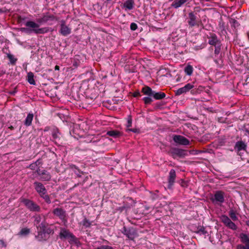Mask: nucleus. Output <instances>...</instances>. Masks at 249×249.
<instances>
[{
	"label": "nucleus",
	"mask_w": 249,
	"mask_h": 249,
	"mask_svg": "<svg viewBox=\"0 0 249 249\" xmlns=\"http://www.w3.org/2000/svg\"><path fill=\"white\" fill-rule=\"evenodd\" d=\"M142 92L143 94L147 95V96L143 98L142 100L145 105L151 104L153 102V97L155 100H159L164 98L166 96V94L163 92H156L153 90L152 89L147 86H145L142 88Z\"/></svg>",
	"instance_id": "obj_1"
},
{
	"label": "nucleus",
	"mask_w": 249,
	"mask_h": 249,
	"mask_svg": "<svg viewBox=\"0 0 249 249\" xmlns=\"http://www.w3.org/2000/svg\"><path fill=\"white\" fill-rule=\"evenodd\" d=\"M25 25L26 27L32 28L33 32L36 34H43L48 33L49 31V28L48 27L38 28L39 27V24L33 21H27L25 23Z\"/></svg>",
	"instance_id": "obj_2"
},
{
	"label": "nucleus",
	"mask_w": 249,
	"mask_h": 249,
	"mask_svg": "<svg viewBox=\"0 0 249 249\" xmlns=\"http://www.w3.org/2000/svg\"><path fill=\"white\" fill-rule=\"evenodd\" d=\"M21 202L23 203L26 207L31 212H40L41 211L40 207L32 200L22 198L21 199Z\"/></svg>",
	"instance_id": "obj_3"
},
{
	"label": "nucleus",
	"mask_w": 249,
	"mask_h": 249,
	"mask_svg": "<svg viewBox=\"0 0 249 249\" xmlns=\"http://www.w3.org/2000/svg\"><path fill=\"white\" fill-rule=\"evenodd\" d=\"M239 238L242 244L237 245L236 249H249V234L240 233Z\"/></svg>",
	"instance_id": "obj_4"
},
{
	"label": "nucleus",
	"mask_w": 249,
	"mask_h": 249,
	"mask_svg": "<svg viewBox=\"0 0 249 249\" xmlns=\"http://www.w3.org/2000/svg\"><path fill=\"white\" fill-rule=\"evenodd\" d=\"M196 13L195 12H191L188 13L187 23L189 27L192 28L195 26L199 27V24H200V19L196 17Z\"/></svg>",
	"instance_id": "obj_5"
},
{
	"label": "nucleus",
	"mask_w": 249,
	"mask_h": 249,
	"mask_svg": "<svg viewBox=\"0 0 249 249\" xmlns=\"http://www.w3.org/2000/svg\"><path fill=\"white\" fill-rule=\"evenodd\" d=\"M211 200L213 203L221 206L225 201V193L222 191H216Z\"/></svg>",
	"instance_id": "obj_6"
},
{
	"label": "nucleus",
	"mask_w": 249,
	"mask_h": 249,
	"mask_svg": "<svg viewBox=\"0 0 249 249\" xmlns=\"http://www.w3.org/2000/svg\"><path fill=\"white\" fill-rule=\"evenodd\" d=\"M59 237L61 239H70V241L73 242H76L77 240V238L72 233L64 228H61Z\"/></svg>",
	"instance_id": "obj_7"
},
{
	"label": "nucleus",
	"mask_w": 249,
	"mask_h": 249,
	"mask_svg": "<svg viewBox=\"0 0 249 249\" xmlns=\"http://www.w3.org/2000/svg\"><path fill=\"white\" fill-rule=\"evenodd\" d=\"M53 213L58 217L64 225L67 223L66 212L61 208H56L53 211Z\"/></svg>",
	"instance_id": "obj_8"
},
{
	"label": "nucleus",
	"mask_w": 249,
	"mask_h": 249,
	"mask_svg": "<svg viewBox=\"0 0 249 249\" xmlns=\"http://www.w3.org/2000/svg\"><path fill=\"white\" fill-rule=\"evenodd\" d=\"M122 232L129 239L133 240L137 236V231L133 228H127L124 227L122 230Z\"/></svg>",
	"instance_id": "obj_9"
},
{
	"label": "nucleus",
	"mask_w": 249,
	"mask_h": 249,
	"mask_svg": "<svg viewBox=\"0 0 249 249\" xmlns=\"http://www.w3.org/2000/svg\"><path fill=\"white\" fill-rule=\"evenodd\" d=\"M220 218L222 222L223 223L226 227L232 230H237V226L228 216L226 215H222Z\"/></svg>",
	"instance_id": "obj_10"
},
{
	"label": "nucleus",
	"mask_w": 249,
	"mask_h": 249,
	"mask_svg": "<svg viewBox=\"0 0 249 249\" xmlns=\"http://www.w3.org/2000/svg\"><path fill=\"white\" fill-rule=\"evenodd\" d=\"M220 218L222 222L223 223L226 227L232 230H237V226L228 216L226 215H222Z\"/></svg>",
	"instance_id": "obj_11"
},
{
	"label": "nucleus",
	"mask_w": 249,
	"mask_h": 249,
	"mask_svg": "<svg viewBox=\"0 0 249 249\" xmlns=\"http://www.w3.org/2000/svg\"><path fill=\"white\" fill-rule=\"evenodd\" d=\"M36 173L38 176H40V179L42 181H49L51 179V174L45 170H41L38 168L36 170Z\"/></svg>",
	"instance_id": "obj_12"
},
{
	"label": "nucleus",
	"mask_w": 249,
	"mask_h": 249,
	"mask_svg": "<svg viewBox=\"0 0 249 249\" xmlns=\"http://www.w3.org/2000/svg\"><path fill=\"white\" fill-rule=\"evenodd\" d=\"M59 33L63 36H67L71 33V28L66 24V22L64 20L61 21L60 28Z\"/></svg>",
	"instance_id": "obj_13"
},
{
	"label": "nucleus",
	"mask_w": 249,
	"mask_h": 249,
	"mask_svg": "<svg viewBox=\"0 0 249 249\" xmlns=\"http://www.w3.org/2000/svg\"><path fill=\"white\" fill-rule=\"evenodd\" d=\"M247 147V144L242 141L237 142L234 146V150L237 152V154L240 156H242L241 152L240 151L241 150L246 151Z\"/></svg>",
	"instance_id": "obj_14"
},
{
	"label": "nucleus",
	"mask_w": 249,
	"mask_h": 249,
	"mask_svg": "<svg viewBox=\"0 0 249 249\" xmlns=\"http://www.w3.org/2000/svg\"><path fill=\"white\" fill-rule=\"evenodd\" d=\"M57 20L56 18L53 15L47 13L43 15L41 18H39L36 19V21L40 24L47 22L49 21H53Z\"/></svg>",
	"instance_id": "obj_15"
},
{
	"label": "nucleus",
	"mask_w": 249,
	"mask_h": 249,
	"mask_svg": "<svg viewBox=\"0 0 249 249\" xmlns=\"http://www.w3.org/2000/svg\"><path fill=\"white\" fill-rule=\"evenodd\" d=\"M34 186L35 189L39 196L44 195V193H47V190L44 185L40 182L35 181L34 183Z\"/></svg>",
	"instance_id": "obj_16"
},
{
	"label": "nucleus",
	"mask_w": 249,
	"mask_h": 249,
	"mask_svg": "<svg viewBox=\"0 0 249 249\" xmlns=\"http://www.w3.org/2000/svg\"><path fill=\"white\" fill-rule=\"evenodd\" d=\"M173 140L175 142L181 145H187L190 143L189 140L181 135H175Z\"/></svg>",
	"instance_id": "obj_17"
},
{
	"label": "nucleus",
	"mask_w": 249,
	"mask_h": 249,
	"mask_svg": "<svg viewBox=\"0 0 249 249\" xmlns=\"http://www.w3.org/2000/svg\"><path fill=\"white\" fill-rule=\"evenodd\" d=\"M169 153L174 158L177 157H182L184 155V150L177 148H172L169 151Z\"/></svg>",
	"instance_id": "obj_18"
},
{
	"label": "nucleus",
	"mask_w": 249,
	"mask_h": 249,
	"mask_svg": "<svg viewBox=\"0 0 249 249\" xmlns=\"http://www.w3.org/2000/svg\"><path fill=\"white\" fill-rule=\"evenodd\" d=\"M207 38L209 39L208 43L211 45L215 46L221 43L220 40L218 39L217 36L214 33H210L207 36Z\"/></svg>",
	"instance_id": "obj_19"
},
{
	"label": "nucleus",
	"mask_w": 249,
	"mask_h": 249,
	"mask_svg": "<svg viewBox=\"0 0 249 249\" xmlns=\"http://www.w3.org/2000/svg\"><path fill=\"white\" fill-rule=\"evenodd\" d=\"M194 85L190 83L186 84L182 88L178 89L175 91V95L179 96L183 93H186L194 88Z\"/></svg>",
	"instance_id": "obj_20"
},
{
	"label": "nucleus",
	"mask_w": 249,
	"mask_h": 249,
	"mask_svg": "<svg viewBox=\"0 0 249 249\" xmlns=\"http://www.w3.org/2000/svg\"><path fill=\"white\" fill-rule=\"evenodd\" d=\"M176 178V172L174 169H171L169 172L168 178V188L171 189L173 185Z\"/></svg>",
	"instance_id": "obj_21"
},
{
	"label": "nucleus",
	"mask_w": 249,
	"mask_h": 249,
	"mask_svg": "<svg viewBox=\"0 0 249 249\" xmlns=\"http://www.w3.org/2000/svg\"><path fill=\"white\" fill-rule=\"evenodd\" d=\"M35 237L38 241H42L47 240L49 238V236H47L44 231H38Z\"/></svg>",
	"instance_id": "obj_22"
},
{
	"label": "nucleus",
	"mask_w": 249,
	"mask_h": 249,
	"mask_svg": "<svg viewBox=\"0 0 249 249\" xmlns=\"http://www.w3.org/2000/svg\"><path fill=\"white\" fill-rule=\"evenodd\" d=\"M187 0H175L172 2L171 6L177 9L181 7L183 4L187 2Z\"/></svg>",
	"instance_id": "obj_23"
},
{
	"label": "nucleus",
	"mask_w": 249,
	"mask_h": 249,
	"mask_svg": "<svg viewBox=\"0 0 249 249\" xmlns=\"http://www.w3.org/2000/svg\"><path fill=\"white\" fill-rule=\"evenodd\" d=\"M107 134L109 136L113 137L114 138H118L122 135L121 133L116 130H112L110 131H108L107 133Z\"/></svg>",
	"instance_id": "obj_24"
},
{
	"label": "nucleus",
	"mask_w": 249,
	"mask_h": 249,
	"mask_svg": "<svg viewBox=\"0 0 249 249\" xmlns=\"http://www.w3.org/2000/svg\"><path fill=\"white\" fill-rule=\"evenodd\" d=\"M34 115L32 113H29L25 120L24 124L26 126H30L33 119Z\"/></svg>",
	"instance_id": "obj_25"
},
{
	"label": "nucleus",
	"mask_w": 249,
	"mask_h": 249,
	"mask_svg": "<svg viewBox=\"0 0 249 249\" xmlns=\"http://www.w3.org/2000/svg\"><path fill=\"white\" fill-rule=\"evenodd\" d=\"M134 5V0H127L124 3V7L128 10H131L133 8Z\"/></svg>",
	"instance_id": "obj_26"
},
{
	"label": "nucleus",
	"mask_w": 249,
	"mask_h": 249,
	"mask_svg": "<svg viewBox=\"0 0 249 249\" xmlns=\"http://www.w3.org/2000/svg\"><path fill=\"white\" fill-rule=\"evenodd\" d=\"M34 75L32 72H29L27 74V80L28 82L32 85H36V82L34 80Z\"/></svg>",
	"instance_id": "obj_27"
},
{
	"label": "nucleus",
	"mask_w": 249,
	"mask_h": 249,
	"mask_svg": "<svg viewBox=\"0 0 249 249\" xmlns=\"http://www.w3.org/2000/svg\"><path fill=\"white\" fill-rule=\"evenodd\" d=\"M229 215L230 218L234 221L238 220V217L236 216L235 212L231 209L229 212Z\"/></svg>",
	"instance_id": "obj_28"
},
{
	"label": "nucleus",
	"mask_w": 249,
	"mask_h": 249,
	"mask_svg": "<svg viewBox=\"0 0 249 249\" xmlns=\"http://www.w3.org/2000/svg\"><path fill=\"white\" fill-rule=\"evenodd\" d=\"M38 231H44L47 229V223L45 221H43L40 223L38 226H36Z\"/></svg>",
	"instance_id": "obj_29"
},
{
	"label": "nucleus",
	"mask_w": 249,
	"mask_h": 249,
	"mask_svg": "<svg viewBox=\"0 0 249 249\" xmlns=\"http://www.w3.org/2000/svg\"><path fill=\"white\" fill-rule=\"evenodd\" d=\"M193 71V68L191 65H187L184 69L185 72L188 75H191Z\"/></svg>",
	"instance_id": "obj_30"
},
{
	"label": "nucleus",
	"mask_w": 249,
	"mask_h": 249,
	"mask_svg": "<svg viewBox=\"0 0 249 249\" xmlns=\"http://www.w3.org/2000/svg\"><path fill=\"white\" fill-rule=\"evenodd\" d=\"M7 57L9 59L10 63L12 65H15L17 61V59L15 58L13 55L8 53L7 54Z\"/></svg>",
	"instance_id": "obj_31"
},
{
	"label": "nucleus",
	"mask_w": 249,
	"mask_h": 249,
	"mask_svg": "<svg viewBox=\"0 0 249 249\" xmlns=\"http://www.w3.org/2000/svg\"><path fill=\"white\" fill-rule=\"evenodd\" d=\"M81 224L85 228H89L91 225V222L86 218L83 220Z\"/></svg>",
	"instance_id": "obj_32"
},
{
	"label": "nucleus",
	"mask_w": 249,
	"mask_h": 249,
	"mask_svg": "<svg viewBox=\"0 0 249 249\" xmlns=\"http://www.w3.org/2000/svg\"><path fill=\"white\" fill-rule=\"evenodd\" d=\"M214 46V54L216 56V55H218L221 50V43H220L219 44H217Z\"/></svg>",
	"instance_id": "obj_33"
},
{
	"label": "nucleus",
	"mask_w": 249,
	"mask_h": 249,
	"mask_svg": "<svg viewBox=\"0 0 249 249\" xmlns=\"http://www.w3.org/2000/svg\"><path fill=\"white\" fill-rule=\"evenodd\" d=\"M30 232V230L27 228H25L22 229L19 233V234L21 235H27Z\"/></svg>",
	"instance_id": "obj_34"
},
{
	"label": "nucleus",
	"mask_w": 249,
	"mask_h": 249,
	"mask_svg": "<svg viewBox=\"0 0 249 249\" xmlns=\"http://www.w3.org/2000/svg\"><path fill=\"white\" fill-rule=\"evenodd\" d=\"M34 218H35L34 224L35 225H36V226H37V225L41 222V215L39 214H36L34 216Z\"/></svg>",
	"instance_id": "obj_35"
},
{
	"label": "nucleus",
	"mask_w": 249,
	"mask_h": 249,
	"mask_svg": "<svg viewBox=\"0 0 249 249\" xmlns=\"http://www.w3.org/2000/svg\"><path fill=\"white\" fill-rule=\"evenodd\" d=\"M40 196L42 198H43L45 201L47 203V204H50L51 203V199L50 198V197L47 194V193H44V195H40Z\"/></svg>",
	"instance_id": "obj_36"
},
{
	"label": "nucleus",
	"mask_w": 249,
	"mask_h": 249,
	"mask_svg": "<svg viewBox=\"0 0 249 249\" xmlns=\"http://www.w3.org/2000/svg\"><path fill=\"white\" fill-rule=\"evenodd\" d=\"M47 236H50V234H53L54 233V231L53 229L50 228H47L44 231Z\"/></svg>",
	"instance_id": "obj_37"
},
{
	"label": "nucleus",
	"mask_w": 249,
	"mask_h": 249,
	"mask_svg": "<svg viewBox=\"0 0 249 249\" xmlns=\"http://www.w3.org/2000/svg\"><path fill=\"white\" fill-rule=\"evenodd\" d=\"M20 30L22 32H25L27 34H30L33 32L32 28L29 29V28H21Z\"/></svg>",
	"instance_id": "obj_38"
},
{
	"label": "nucleus",
	"mask_w": 249,
	"mask_h": 249,
	"mask_svg": "<svg viewBox=\"0 0 249 249\" xmlns=\"http://www.w3.org/2000/svg\"><path fill=\"white\" fill-rule=\"evenodd\" d=\"M94 249H114L113 247L107 246V245H102L100 247H98Z\"/></svg>",
	"instance_id": "obj_39"
},
{
	"label": "nucleus",
	"mask_w": 249,
	"mask_h": 249,
	"mask_svg": "<svg viewBox=\"0 0 249 249\" xmlns=\"http://www.w3.org/2000/svg\"><path fill=\"white\" fill-rule=\"evenodd\" d=\"M159 193L158 190L155 191V193H151V197L153 200H155L159 197V196L157 193Z\"/></svg>",
	"instance_id": "obj_40"
},
{
	"label": "nucleus",
	"mask_w": 249,
	"mask_h": 249,
	"mask_svg": "<svg viewBox=\"0 0 249 249\" xmlns=\"http://www.w3.org/2000/svg\"><path fill=\"white\" fill-rule=\"evenodd\" d=\"M198 232L203 234L204 235L206 234L207 233V231H205V228L203 227H201L200 228L198 229Z\"/></svg>",
	"instance_id": "obj_41"
},
{
	"label": "nucleus",
	"mask_w": 249,
	"mask_h": 249,
	"mask_svg": "<svg viewBox=\"0 0 249 249\" xmlns=\"http://www.w3.org/2000/svg\"><path fill=\"white\" fill-rule=\"evenodd\" d=\"M58 133V130H54L52 133V137L54 140H56L58 138L57 133Z\"/></svg>",
	"instance_id": "obj_42"
},
{
	"label": "nucleus",
	"mask_w": 249,
	"mask_h": 249,
	"mask_svg": "<svg viewBox=\"0 0 249 249\" xmlns=\"http://www.w3.org/2000/svg\"><path fill=\"white\" fill-rule=\"evenodd\" d=\"M137 25L135 23H131L130 24V29L132 31H135L137 29Z\"/></svg>",
	"instance_id": "obj_43"
},
{
	"label": "nucleus",
	"mask_w": 249,
	"mask_h": 249,
	"mask_svg": "<svg viewBox=\"0 0 249 249\" xmlns=\"http://www.w3.org/2000/svg\"><path fill=\"white\" fill-rule=\"evenodd\" d=\"M132 120L131 119V116H129V118L127 120V127L128 128L129 127H131L132 126Z\"/></svg>",
	"instance_id": "obj_44"
},
{
	"label": "nucleus",
	"mask_w": 249,
	"mask_h": 249,
	"mask_svg": "<svg viewBox=\"0 0 249 249\" xmlns=\"http://www.w3.org/2000/svg\"><path fill=\"white\" fill-rule=\"evenodd\" d=\"M37 162H39V160H37L35 163L31 164L29 166L30 169L34 170L37 166Z\"/></svg>",
	"instance_id": "obj_45"
},
{
	"label": "nucleus",
	"mask_w": 249,
	"mask_h": 249,
	"mask_svg": "<svg viewBox=\"0 0 249 249\" xmlns=\"http://www.w3.org/2000/svg\"><path fill=\"white\" fill-rule=\"evenodd\" d=\"M231 22L232 23L233 26H234V28H235L236 26H238L239 25L237 21L234 19H231Z\"/></svg>",
	"instance_id": "obj_46"
},
{
	"label": "nucleus",
	"mask_w": 249,
	"mask_h": 249,
	"mask_svg": "<svg viewBox=\"0 0 249 249\" xmlns=\"http://www.w3.org/2000/svg\"><path fill=\"white\" fill-rule=\"evenodd\" d=\"M133 96L134 97H139V96H141V95L140 92L138 90H137V91H135L133 93Z\"/></svg>",
	"instance_id": "obj_47"
},
{
	"label": "nucleus",
	"mask_w": 249,
	"mask_h": 249,
	"mask_svg": "<svg viewBox=\"0 0 249 249\" xmlns=\"http://www.w3.org/2000/svg\"><path fill=\"white\" fill-rule=\"evenodd\" d=\"M0 246L1 247L5 248L7 246V245L3 240H0Z\"/></svg>",
	"instance_id": "obj_48"
},
{
	"label": "nucleus",
	"mask_w": 249,
	"mask_h": 249,
	"mask_svg": "<svg viewBox=\"0 0 249 249\" xmlns=\"http://www.w3.org/2000/svg\"><path fill=\"white\" fill-rule=\"evenodd\" d=\"M25 19V18H22L21 16H18V23H20L22 21L24 20Z\"/></svg>",
	"instance_id": "obj_49"
},
{
	"label": "nucleus",
	"mask_w": 249,
	"mask_h": 249,
	"mask_svg": "<svg viewBox=\"0 0 249 249\" xmlns=\"http://www.w3.org/2000/svg\"><path fill=\"white\" fill-rule=\"evenodd\" d=\"M200 23H201V24H199V27H200L201 28L204 29V25L202 22V20L201 19H200Z\"/></svg>",
	"instance_id": "obj_50"
},
{
	"label": "nucleus",
	"mask_w": 249,
	"mask_h": 249,
	"mask_svg": "<svg viewBox=\"0 0 249 249\" xmlns=\"http://www.w3.org/2000/svg\"><path fill=\"white\" fill-rule=\"evenodd\" d=\"M128 131H132V132H137V129H128Z\"/></svg>",
	"instance_id": "obj_51"
},
{
	"label": "nucleus",
	"mask_w": 249,
	"mask_h": 249,
	"mask_svg": "<svg viewBox=\"0 0 249 249\" xmlns=\"http://www.w3.org/2000/svg\"><path fill=\"white\" fill-rule=\"evenodd\" d=\"M181 186H183V187H186L187 186V184H186V183L184 181H182V183H181Z\"/></svg>",
	"instance_id": "obj_52"
},
{
	"label": "nucleus",
	"mask_w": 249,
	"mask_h": 249,
	"mask_svg": "<svg viewBox=\"0 0 249 249\" xmlns=\"http://www.w3.org/2000/svg\"><path fill=\"white\" fill-rule=\"evenodd\" d=\"M200 8L199 7H195V11L196 12H199Z\"/></svg>",
	"instance_id": "obj_53"
},
{
	"label": "nucleus",
	"mask_w": 249,
	"mask_h": 249,
	"mask_svg": "<svg viewBox=\"0 0 249 249\" xmlns=\"http://www.w3.org/2000/svg\"><path fill=\"white\" fill-rule=\"evenodd\" d=\"M55 70H59V66L58 65H56L54 67Z\"/></svg>",
	"instance_id": "obj_54"
},
{
	"label": "nucleus",
	"mask_w": 249,
	"mask_h": 249,
	"mask_svg": "<svg viewBox=\"0 0 249 249\" xmlns=\"http://www.w3.org/2000/svg\"><path fill=\"white\" fill-rule=\"evenodd\" d=\"M71 169H73V168L77 169V167H76V166L75 165H71Z\"/></svg>",
	"instance_id": "obj_55"
},
{
	"label": "nucleus",
	"mask_w": 249,
	"mask_h": 249,
	"mask_svg": "<svg viewBox=\"0 0 249 249\" xmlns=\"http://www.w3.org/2000/svg\"><path fill=\"white\" fill-rule=\"evenodd\" d=\"M246 224L247 226L249 227V220H247L246 221Z\"/></svg>",
	"instance_id": "obj_56"
},
{
	"label": "nucleus",
	"mask_w": 249,
	"mask_h": 249,
	"mask_svg": "<svg viewBox=\"0 0 249 249\" xmlns=\"http://www.w3.org/2000/svg\"><path fill=\"white\" fill-rule=\"evenodd\" d=\"M9 128L11 130H13L14 127L12 125H11L9 127Z\"/></svg>",
	"instance_id": "obj_57"
},
{
	"label": "nucleus",
	"mask_w": 249,
	"mask_h": 249,
	"mask_svg": "<svg viewBox=\"0 0 249 249\" xmlns=\"http://www.w3.org/2000/svg\"><path fill=\"white\" fill-rule=\"evenodd\" d=\"M40 161L39 160V162H37V165H39Z\"/></svg>",
	"instance_id": "obj_58"
},
{
	"label": "nucleus",
	"mask_w": 249,
	"mask_h": 249,
	"mask_svg": "<svg viewBox=\"0 0 249 249\" xmlns=\"http://www.w3.org/2000/svg\"><path fill=\"white\" fill-rule=\"evenodd\" d=\"M214 62L216 63H218L217 60L216 59L214 60Z\"/></svg>",
	"instance_id": "obj_59"
},
{
	"label": "nucleus",
	"mask_w": 249,
	"mask_h": 249,
	"mask_svg": "<svg viewBox=\"0 0 249 249\" xmlns=\"http://www.w3.org/2000/svg\"><path fill=\"white\" fill-rule=\"evenodd\" d=\"M247 35H248V37L249 38V33H247Z\"/></svg>",
	"instance_id": "obj_60"
},
{
	"label": "nucleus",
	"mask_w": 249,
	"mask_h": 249,
	"mask_svg": "<svg viewBox=\"0 0 249 249\" xmlns=\"http://www.w3.org/2000/svg\"><path fill=\"white\" fill-rule=\"evenodd\" d=\"M107 1H111V0H106Z\"/></svg>",
	"instance_id": "obj_61"
},
{
	"label": "nucleus",
	"mask_w": 249,
	"mask_h": 249,
	"mask_svg": "<svg viewBox=\"0 0 249 249\" xmlns=\"http://www.w3.org/2000/svg\"><path fill=\"white\" fill-rule=\"evenodd\" d=\"M208 110H209L210 112H212V110H209V109H208Z\"/></svg>",
	"instance_id": "obj_62"
}]
</instances>
